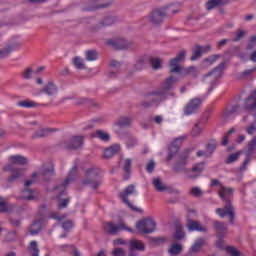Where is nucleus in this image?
Here are the masks:
<instances>
[{
	"label": "nucleus",
	"instance_id": "nucleus-5",
	"mask_svg": "<svg viewBox=\"0 0 256 256\" xmlns=\"http://www.w3.org/2000/svg\"><path fill=\"white\" fill-rule=\"evenodd\" d=\"M189 161V150H185L183 154L180 156V160H178L172 166V170L174 173H184V175H189L191 171L187 169V163Z\"/></svg>",
	"mask_w": 256,
	"mask_h": 256
},
{
	"label": "nucleus",
	"instance_id": "nucleus-41",
	"mask_svg": "<svg viewBox=\"0 0 256 256\" xmlns=\"http://www.w3.org/2000/svg\"><path fill=\"white\" fill-rule=\"evenodd\" d=\"M130 251H145V244L139 240H132L130 242Z\"/></svg>",
	"mask_w": 256,
	"mask_h": 256
},
{
	"label": "nucleus",
	"instance_id": "nucleus-15",
	"mask_svg": "<svg viewBox=\"0 0 256 256\" xmlns=\"http://www.w3.org/2000/svg\"><path fill=\"white\" fill-rule=\"evenodd\" d=\"M146 97L152 101V104L161 103V101H165V99H167V92L161 90L153 91L148 93Z\"/></svg>",
	"mask_w": 256,
	"mask_h": 256
},
{
	"label": "nucleus",
	"instance_id": "nucleus-57",
	"mask_svg": "<svg viewBox=\"0 0 256 256\" xmlns=\"http://www.w3.org/2000/svg\"><path fill=\"white\" fill-rule=\"evenodd\" d=\"M221 56L219 54L212 55L204 60V63H208V65H213L217 62V59H219Z\"/></svg>",
	"mask_w": 256,
	"mask_h": 256
},
{
	"label": "nucleus",
	"instance_id": "nucleus-51",
	"mask_svg": "<svg viewBox=\"0 0 256 256\" xmlns=\"http://www.w3.org/2000/svg\"><path fill=\"white\" fill-rule=\"evenodd\" d=\"M203 243H205L203 239L197 240L191 247L193 253H199V251H201V248L203 247Z\"/></svg>",
	"mask_w": 256,
	"mask_h": 256
},
{
	"label": "nucleus",
	"instance_id": "nucleus-13",
	"mask_svg": "<svg viewBox=\"0 0 256 256\" xmlns=\"http://www.w3.org/2000/svg\"><path fill=\"white\" fill-rule=\"evenodd\" d=\"M223 71H225V62L220 63L212 71L204 75V81L208 77H212L211 84L213 85L217 79H221V77H223Z\"/></svg>",
	"mask_w": 256,
	"mask_h": 256
},
{
	"label": "nucleus",
	"instance_id": "nucleus-12",
	"mask_svg": "<svg viewBox=\"0 0 256 256\" xmlns=\"http://www.w3.org/2000/svg\"><path fill=\"white\" fill-rule=\"evenodd\" d=\"M186 55L187 51L181 50L175 58L170 60L169 67L171 73H181V66L179 65V61H183Z\"/></svg>",
	"mask_w": 256,
	"mask_h": 256
},
{
	"label": "nucleus",
	"instance_id": "nucleus-1",
	"mask_svg": "<svg viewBox=\"0 0 256 256\" xmlns=\"http://www.w3.org/2000/svg\"><path fill=\"white\" fill-rule=\"evenodd\" d=\"M210 187H220L218 195L223 203H225L223 208L216 209V214H218L221 219L228 217L229 222L233 225V223H235V206H233V203L231 202L233 197V188L225 187L219 179H212Z\"/></svg>",
	"mask_w": 256,
	"mask_h": 256
},
{
	"label": "nucleus",
	"instance_id": "nucleus-48",
	"mask_svg": "<svg viewBox=\"0 0 256 256\" xmlns=\"http://www.w3.org/2000/svg\"><path fill=\"white\" fill-rule=\"evenodd\" d=\"M185 238V232L183 231L182 226H177L176 232L174 234L175 241H181V239Z\"/></svg>",
	"mask_w": 256,
	"mask_h": 256
},
{
	"label": "nucleus",
	"instance_id": "nucleus-62",
	"mask_svg": "<svg viewBox=\"0 0 256 256\" xmlns=\"http://www.w3.org/2000/svg\"><path fill=\"white\" fill-rule=\"evenodd\" d=\"M146 171L147 173H153L155 171V161L150 160L148 164L146 165Z\"/></svg>",
	"mask_w": 256,
	"mask_h": 256
},
{
	"label": "nucleus",
	"instance_id": "nucleus-9",
	"mask_svg": "<svg viewBox=\"0 0 256 256\" xmlns=\"http://www.w3.org/2000/svg\"><path fill=\"white\" fill-rule=\"evenodd\" d=\"M157 227L155 221L151 218H144L136 223V229L139 233H153Z\"/></svg>",
	"mask_w": 256,
	"mask_h": 256
},
{
	"label": "nucleus",
	"instance_id": "nucleus-59",
	"mask_svg": "<svg viewBox=\"0 0 256 256\" xmlns=\"http://www.w3.org/2000/svg\"><path fill=\"white\" fill-rule=\"evenodd\" d=\"M113 23H115V17L109 16L103 20L101 25H103V27H109L110 25H113Z\"/></svg>",
	"mask_w": 256,
	"mask_h": 256
},
{
	"label": "nucleus",
	"instance_id": "nucleus-61",
	"mask_svg": "<svg viewBox=\"0 0 256 256\" xmlns=\"http://www.w3.org/2000/svg\"><path fill=\"white\" fill-rule=\"evenodd\" d=\"M62 229H64V231H70V229H73V221L67 220V221L63 222Z\"/></svg>",
	"mask_w": 256,
	"mask_h": 256
},
{
	"label": "nucleus",
	"instance_id": "nucleus-2",
	"mask_svg": "<svg viewBox=\"0 0 256 256\" xmlns=\"http://www.w3.org/2000/svg\"><path fill=\"white\" fill-rule=\"evenodd\" d=\"M8 160L11 164L4 166L3 171L6 173H12L11 176L7 178V182L15 183L16 179L23 177V169L16 168L13 165H27V158L21 155H14L10 156Z\"/></svg>",
	"mask_w": 256,
	"mask_h": 256
},
{
	"label": "nucleus",
	"instance_id": "nucleus-56",
	"mask_svg": "<svg viewBox=\"0 0 256 256\" xmlns=\"http://www.w3.org/2000/svg\"><path fill=\"white\" fill-rule=\"evenodd\" d=\"M256 71V67L252 68V69H247L244 70L241 74H240V79H247V77H249V75H253V73H255Z\"/></svg>",
	"mask_w": 256,
	"mask_h": 256
},
{
	"label": "nucleus",
	"instance_id": "nucleus-50",
	"mask_svg": "<svg viewBox=\"0 0 256 256\" xmlns=\"http://www.w3.org/2000/svg\"><path fill=\"white\" fill-rule=\"evenodd\" d=\"M98 57H99V54L97 53V50H88V51H86L87 61H97Z\"/></svg>",
	"mask_w": 256,
	"mask_h": 256
},
{
	"label": "nucleus",
	"instance_id": "nucleus-27",
	"mask_svg": "<svg viewBox=\"0 0 256 256\" xmlns=\"http://www.w3.org/2000/svg\"><path fill=\"white\" fill-rule=\"evenodd\" d=\"M19 47H21V42L12 44V45L0 50V57L2 59H5V57H9V55H11V51H15L16 49H19Z\"/></svg>",
	"mask_w": 256,
	"mask_h": 256
},
{
	"label": "nucleus",
	"instance_id": "nucleus-55",
	"mask_svg": "<svg viewBox=\"0 0 256 256\" xmlns=\"http://www.w3.org/2000/svg\"><path fill=\"white\" fill-rule=\"evenodd\" d=\"M247 32H245V30H238L235 37L232 39V41L234 43H237V41H241V39H243V37H245Z\"/></svg>",
	"mask_w": 256,
	"mask_h": 256
},
{
	"label": "nucleus",
	"instance_id": "nucleus-21",
	"mask_svg": "<svg viewBox=\"0 0 256 256\" xmlns=\"http://www.w3.org/2000/svg\"><path fill=\"white\" fill-rule=\"evenodd\" d=\"M189 171L188 179H197L205 171V163H198Z\"/></svg>",
	"mask_w": 256,
	"mask_h": 256
},
{
	"label": "nucleus",
	"instance_id": "nucleus-19",
	"mask_svg": "<svg viewBox=\"0 0 256 256\" xmlns=\"http://www.w3.org/2000/svg\"><path fill=\"white\" fill-rule=\"evenodd\" d=\"M177 83H179V79H177L175 76H170L162 83V90L160 91L167 93L166 91H171V89H173Z\"/></svg>",
	"mask_w": 256,
	"mask_h": 256
},
{
	"label": "nucleus",
	"instance_id": "nucleus-44",
	"mask_svg": "<svg viewBox=\"0 0 256 256\" xmlns=\"http://www.w3.org/2000/svg\"><path fill=\"white\" fill-rule=\"evenodd\" d=\"M110 66L113 67V69H115V70H112L108 74V77L110 79H113V77H115L117 75L116 71H119V69L121 68V63H119L118 61L112 60Z\"/></svg>",
	"mask_w": 256,
	"mask_h": 256
},
{
	"label": "nucleus",
	"instance_id": "nucleus-26",
	"mask_svg": "<svg viewBox=\"0 0 256 256\" xmlns=\"http://www.w3.org/2000/svg\"><path fill=\"white\" fill-rule=\"evenodd\" d=\"M133 120L130 117L127 116H121L118 118V120L115 122V126L119 127L120 129H125L127 127H131V123Z\"/></svg>",
	"mask_w": 256,
	"mask_h": 256
},
{
	"label": "nucleus",
	"instance_id": "nucleus-3",
	"mask_svg": "<svg viewBox=\"0 0 256 256\" xmlns=\"http://www.w3.org/2000/svg\"><path fill=\"white\" fill-rule=\"evenodd\" d=\"M99 175H101V170L99 168H88L85 171L82 185L91 187V189H94V191H96V189H99V187L101 186V179H99Z\"/></svg>",
	"mask_w": 256,
	"mask_h": 256
},
{
	"label": "nucleus",
	"instance_id": "nucleus-64",
	"mask_svg": "<svg viewBox=\"0 0 256 256\" xmlns=\"http://www.w3.org/2000/svg\"><path fill=\"white\" fill-rule=\"evenodd\" d=\"M113 256H125V250L122 248H115L114 251H112Z\"/></svg>",
	"mask_w": 256,
	"mask_h": 256
},
{
	"label": "nucleus",
	"instance_id": "nucleus-32",
	"mask_svg": "<svg viewBox=\"0 0 256 256\" xmlns=\"http://www.w3.org/2000/svg\"><path fill=\"white\" fill-rule=\"evenodd\" d=\"M131 158L124 160L123 171H124V181H129V177H131Z\"/></svg>",
	"mask_w": 256,
	"mask_h": 256
},
{
	"label": "nucleus",
	"instance_id": "nucleus-47",
	"mask_svg": "<svg viewBox=\"0 0 256 256\" xmlns=\"http://www.w3.org/2000/svg\"><path fill=\"white\" fill-rule=\"evenodd\" d=\"M242 154H243V151H238L236 153L230 154L226 159V164L231 165V163H235V161H237Z\"/></svg>",
	"mask_w": 256,
	"mask_h": 256
},
{
	"label": "nucleus",
	"instance_id": "nucleus-60",
	"mask_svg": "<svg viewBox=\"0 0 256 256\" xmlns=\"http://www.w3.org/2000/svg\"><path fill=\"white\" fill-rule=\"evenodd\" d=\"M23 79H31L33 77V69L26 68L22 74Z\"/></svg>",
	"mask_w": 256,
	"mask_h": 256
},
{
	"label": "nucleus",
	"instance_id": "nucleus-49",
	"mask_svg": "<svg viewBox=\"0 0 256 256\" xmlns=\"http://www.w3.org/2000/svg\"><path fill=\"white\" fill-rule=\"evenodd\" d=\"M225 251L230 256H241V251H239L235 246H226Z\"/></svg>",
	"mask_w": 256,
	"mask_h": 256
},
{
	"label": "nucleus",
	"instance_id": "nucleus-43",
	"mask_svg": "<svg viewBox=\"0 0 256 256\" xmlns=\"http://www.w3.org/2000/svg\"><path fill=\"white\" fill-rule=\"evenodd\" d=\"M214 225H215V229H216L217 233H220L219 237H223V235H225V233H227V224H225L223 222L216 221V222H214Z\"/></svg>",
	"mask_w": 256,
	"mask_h": 256
},
{
	"label": "nucleus",
	"instance_id": "nucleus-33",
	"mask_svg": "<svg viewBox=\"0 0 256 256\" xmlns=\"http://www.w3.org/2000/svg\"><path fill=\"white\" fill-rule=\"evenodd\" d=\"M182 252H183V245L177 244V243L171 244L170 248L168 249V253L171 256L181 255Z\"/></svg>",
	"mask_w": 256,
	"mask_h": 256
},
{
	"label": "nucleus",
	"instance_id": "nucleus-22",
	"mask_svg": "<svg viewBox=\"0 0 256 256\" xmlns=\"http://www.w3.org/2000/svg\"><path fill=\"white\" fill-rule=\"evenodd\" d=\"M107 45L117 50L127 49V41L123 38H118L116 40L109 39L107 40Z\"/></svg>",
	"mask_w": 256,
	"mask_h": 256
},
{
	"label": "nucleus",
	"instance_id": "nucleus-8",
	"mask_svg": "<svg viewBox=\"0 0 256 256\" xmlns=\"http://www.w3.org/2000/svg\"><path fill=\"white\" fill-rule=\"evenodd\" d=\"M104 231L105 233H108V235H117L119 231H129L130 233H133V229L127 227L122 219H120L119 225H115L113 222H106L104 224Z\"/></svg>",
	"mask_w": 256,
	"mask_h": 256
},
{
	"label": "nucleus",
	"instance_id": "nucleus-25",
	"mask_svg": "<svg viewBox=\"0 0 256 256\" xmlns=\"http://www.w3.org/2000/svg\"><path fill=\"white\" fill-rule=\"evenodd\" d=\"M110 3L100 4L97 0H91L87 8H84V11H96V9H106L109 7Z\"/></svg>",
	"mask_w": 256,
	"mask_h": 256
},
{
	"label": "nucleus",
	"instance_id": "nucleus-20",
	"mask_svg": "<svg viewBox=\"0 0 256 256\" xmlns=\"http://www.w3.org/2000/svg\"><path fill=\"white\" fill-rule=\"evenodd\" d=\"M66 147L68 149H79V147H83V136H72L66 143Z\"/></svg>",
	"mask_w": 256,
	"mask_h": 256
},
{
	"label": "nucleus",
	"instance_id": "nucleus-28",
	"mask_svg": "<svg viewBox=\"0 0 256 256\" xmlns=\"http://www.w3.org/2000/svg\"><path fill=\"white\" fill-rule=\"evenodd\" d=\"M53 129H37L32 135L31 139H41L43 137H48V135H51L53 133Z\"/></svg>",
	"mask_w": 256,
	"mask_h": 256
},
{
	"label": "nucleus",
	"instance_id": "nucleus-30",
	"mask_svg": "<svg viewBox=\"0 0 256 256\" xmlns=\"http://www.w3.org/2000/svg\"><path fill=\"white\" fill-rule=\"evenodd\" d=\"M152 184L154 185V189L158 191V193H163V191H167V184L163 183L160 177L153 178Z\"/></svg>",
	"mask_w": 256,
	"mask_h": 256
},
{
	"label": "nucleus",
	"instance_id": "nucleus-35",
	"mask_svg": "<svg viewBox=\"0 0 256 256\" xmlns=\"http://www.w3.org/2000/svg\"><path fill=\"white\" fill-rule=\"evenodd\" d=\"M41 220H35L31 226L29 227L28 231L30 235H39V232L41 231Z\"/></svg>",
	"mask_w": 256,
	"mask_h": 256
},
{
	"label": "nucleus",
	"instance_id": "nucleus-36",
	"mask_svg": "<svg viewBox=\"0 0 256 256\" xmlns=\"http://www.w3.org/2000/svg\"><path fill=\"white\" fill-rule=\"evenodd\" d=\"M209 121V113H205L194 125L196 129H205Z\"/></svg>",
	"mask_w": 256,
	"mask_h": 256
},
{
	"label": "nucleus",
	"instance_id": "nucleus-45",
	"mask_svg": "<svg viewBox=\"0 0 256 256\" xmlns=\"http://www.w3.org/2000/svg\"><path fill=\"white\" fill-rule=\"evenodd\" d=\"M216 149H217V140H210L206 144V151L210 157H211V155H213V153H215Z\"/></svg>",
	"mask_w": 256,
	"mask_h": 256
},
{
	"label": "nucleus",
	"instance_id": "nucleus-63",
	"mask_svg": "<svg viewBox=\"0 0 256 256\" xmlns=\"http://www.w3.org/2000/svg\"><path fill=\"white\" fill-rule=\"evenodd\" d=\"M256 44V36H251L250 41L248 42L247 49L251 51V49H255Z\"/></svg>",
	"mask_w": 256,
	"mask_h": 256
},
{
	"label": "nucleus",
	"instance_id": "nucleus-16",
	"mask_svg": "<svg viewBox=\"0 0 256 256\" xmlns=\"http://www.w3.org/2000/svg\"><path fill=\"white\" fill-rule=\"evenodd\" d=\"M181 143H182L181 138H177L172 142V144L168 148V157H167L168 161H171V159H173V155H175L176 153H179V149H181Z\"/></svg>",
	"mask_w": 256,
	"mask_h": 256
},
{
	"label": "nucleus",
	"instance_id": "nucleus-58",
	"mask_svg": "<svg viewBox=\"0 0 256 256\" xmlns=\"http://www.w3.org/2000/svg\"><path fill=\"white\" fill-rule=\"evenodd\" d=\"M73 64L76 67V69H84L85 68V64H83V60H81V58H79V57L74 58Z\"/></svg>",
	"mask_w": 256,
	"mask_h": 256
},
{
	"label": "nucleus",
	"instance_id": "nucleus-11",
	"mask_svg": "<svg viewBox=\"0 0 256 256\" xmlns=\"http://www.w3.org/2000/svg\"><path fill=\"white\" fill-rule=\"evenodd\" d=\"M239 111H241V106L238 104L228 105L222 113L223 121H231V119H235V117L239 115Z\"/></svg>",
	"mask_w": 256,
	"mask_h": 256
},
{
	"label": "nucleus",
	"instance_id": "nucleus-40",
	"mask_svg": "<svg viewBox=\"0 0 256 256\" xmlns=\"http://www.w3.org/2000/svg\"><path fill=\"white\" fill-rule=\"evenodd\" d=\"M59 249H67V253L72 256H81V253L79 252L77 247H75V245H61L59 246Z\"/></svg>",
	"mask_w": 256,
	"mask_h": 256
},
{
	"label": "nucleus",
	"instance_id": "nucleus-4",
	"mask_svg": "<svg viewBox=\"0 0 256 256\" xmlns=\"http://www.w3.org/2000/svg\"><path fill=\"white\" fill-rule=\"evenodd\" d=\"M175 13H177V10L173 9V5L166 6L162 9H156L152 11L150 21L153 25H161V23H163V19H165L167 15H175Z\"/></svg>",
	"mask_w": 256,
	"mask_h": 256
},
{
	"label": "nucleus",
	"instance_id": "nucleus-14",
	"mask_svg": "<svg viewBox=\"0 0 256 256\" xmlns=\"http://www.w3.org/2000/svg\"><path fill=\"white\" fill-rule=\"evenodd\" d=\"M209 51H211V45L201 46L196 44L192 50L190 61H197V59L203 57L204 53H209Z\"/></svg>",
	"mask_w": 256,
	"mask_h": 256
},
{
	"label": "nucleus",
	"instance_id": "nucleus-46",
	"mask_svg": "<svg viewBox=\"0 0 256 256\" xmlns=\"http://www.w3.org/2000/svg\"><path fill=\"white\" fill-rule=\"evenodd\" d=\"M95 137H97L101 141H104L105 143H107V141L111 139V135H109V133L107 132H104L103 130L96 131Z\"/></svg>",
	"mask_w": 256,
	"mask_h": 256
},
{
	"label": "nucleus",
	"instance_id": "nucleus-31",
	"mask_svg": "<svg viewBox=\"0 0 256 256\" xmlns=\"http://www.w3.org/2000/svg\"><path fill=\"white\" fill-rule=\"evenodd\" d=\"M28 255L30 256H39L40 250H39V244L37 241L33 240L30 242V244L27 247Z\"/></svg>",
	"mask_w": 256,
	"mask_h": 256
},
{
	"label": "nucleus",
	"instance_id": "nucleus-24",
	"mask_svg": "<svg viewBox=\"0 0 256 256\" xmlns=\"http://www.w3.org/2000/svg\"><path fill=\"white\" fill-rule=\"evenodd\" d=\"M75 177H77V167L74 166L69 174H68V177L64 180L63 184L59 185L56 187V189H65V187H67L71 181H73L75 179Z\"/></svg>",
	"mask_w": 256,
	"mask_h": 256
},
{
	"label": "nucleus",
	"instance_id": "nucleus-17",
	"mask_svg": "<svg viewBox=\"0 0 256 256\" xmlns=\"http://www.w3.org/2000/svg\"><path fill=\"white\" fill-rule=\"evenodd\" d=\"M186 227L188 231L193 232V231H200L202 233H205L207 231V228H205L201 223L193 220V219H188L186 223Z\"/></svg>",
	"mask_w": 256,
	"mask_h": 256
},
{
	"label": "nucleus",
	"instance_id": "nucleus-37",
	"mask_svg": "<svg viewBox=\"0 0 256 256\" xmlns=\"http://www.w3.org/2000/svg\"><path fill=\"white\" fill-rule=\"evenodd\" d=\"M22 197L25 201H33L37 199V196H35V190L25 188L22 192Z\"/></svg>",
	"mask_w": 256,
	"mask_h": 256
},
{
	"label": "nucleus",
	"instance_id": "nucleus-34",
	"mask_svg": "<svg viewBox=\"0 0 256 256\" xmlns=\"http://www.w3.org/2000/svg\"><path fill=\"white\" fill-rule=\"evenodd\" d=\"M15 209V204H9L0 197V213H11Z\"/></svg>",
	"mask_w": 256,
	"mask_h": 256
},
{
	"label": "nucleus",
	"instance_id": "nucleus-29",
	"mask_svg": "<svg viewBox=\"0 0 256 256\" xmlns=\"http://www.w3.org/2000/svg\"><path fill=\"white\" fill-rule=\"evenodd\" d=\"M148 65H151L154 71H158V69H162L163 65L160 58L147 56Z\"/></svg>",
	"mask_w": 256,
	"mask_h": 256
},
{
	"label": "nucleus",
	"instance_id": "nucleus-53",
	"mask_svg": "<svg viewBox=\"0 0 256 256\" xmlns=\"http://www.w3.org/2000/svg\"><path fill=\"white\" fill-rule=\"evenodd\" d=\"M190 195H192V197H203V190H201L199 187H192L190 189Z\"/></svg>",
	"mask_w": 256,
	"mask_h": 256
},
{
	"label": "nucleus",
	"instance_id": "nucleus-42",
	"mask_svg": "<svg viewBox=\"0 0 256 256\" xmlns=\"http://www.w3.org/2000/svg\"><path fill=\"white\" fill-rule=\"evenodd\" d=\"M17 106L24 107L26 109H31L34 107H39V103H37L35 101H31V100H23V101L17 102Z\"/></svg>",
	"mask_w": 256,
	"mask_h": 256
},
{
	"label": "nucleus",
	"instance_id": "nucleus-18",
	"mask_svg": "<svg viewBox=\"0 0 256 256\" xmlns=\"http://www.w3.org/2000/svg\"><path fill=\"white\" fill-rule=\"evenodd\" d=\"M58 91L59 89L57 88V85H55V82L50 81L39 91V93H45L48 97H53V95H57Z\"/></svg>",
	"mask_w": 256,
	"mask_h": 256
},
{
	"label": "nucleus",
	"instance_id": "nucleus-6",
	"mask_svg": "<svg viewBox=\"0 0 256 256\" xmlns=\"http://www.w3.org/2000/svg\"><path fill=\"white\" fill-rule=\"evenodd\" d=\"M135 194V186L134 185H129L128 187L125 188L124 191H122L119 194L120 199L131 209V211H135L136 213H143V209L137 208V206L132 205L131 202H129V195H134Z\"/></svg>",
	"mask_w": 256,
	"mask_h": 256
},
{
	"label": "nucleus",
	"instance_id": "nucleus-39",
	"mask_svg": "<svg viewBox=\"0 0 256 256\" xmlns=\"http://www.w3.org/2000/svg\"><path fill=\"white\" fill-rule=\"evenodd\" d=\"M147 65H149L147 56H143V57L139 58V60L136 62L134 69L136 71H143V69H145V67H147Z\"/></svg>",
	"mask_w": 256,
	"mask_h": 256
},
{
	"label": "nucleus",
	"instance_id": "nucleus-23",
	"mask_svg": "<svg viewBox=\"0 0 256 256\" xmlns=\"http://www.w3.org/2000/svg\"><path fill=\"white\" fill-rule=\"evenodd\" d=\"M121 151V145L113 144L104 150L105 159H111V157H115Z\"/></svg>",
	"mask_w": 256,
	"mask_h": 256
},
{
	"label": "nucleus",
	"instance_id": "nucleus-52",
	"mask_svg": "<svg viewBox=\"0 0 256 256\" xmlns=\"http://www.w3.org/2000/svg\"><path fill=\"white\" fill-rule=\"evenodd\" d=\"M151 243L153 245H165L167 243V238L166 237H152L150 239Z\"/></svg>",
	"mask_w": 256,
	"mask_h": 256
},
{
	"label": "nucleus",
	"instance_id": "nucleus-38",
	"mask_svg": "<svg viewBox=\"0 0 256 256\" xmlns=\"http://www.w3.org/2000/svg\"><path fill=\"white\" fill-rule=\"evenodd\" d=\"M182 75H188L189 77H193V79L199 77V70L195 66H190L183 70Z\"/></svg>",
	"mask_w": 256,
	"mask_h": 256
},
{
	"label": "nucleus",
	"instance_id": "nucleus-10",
	"mask_svg": "<svg viewBox=\"0 0 256 256\" xmlns=\"http://www.w3.org/2000/svg\"><path fill=\"white\" fill-rule=\"evenodd\" d=\"M256 149V136H254L250 142H248L247 145V151H246V157L240 166V171H245L247 169V165L251 162V157L253 156V153H255Z\"/></svg>",
	"mask_w": 256,
	"mask_h": 256
},
{
	"label": "nucleus",
	"instance_id": "nucleus-54",
	"mask_svg": "<svg viewBox=\"0 0 256 256\" xmlns=\"http://www.w3.org/2000/svg\"><path fill=\"white\" fill-rule=\"evenodd\" d=\"M223 3V0H209L207 2V9L211 11V9H215V7L221 5Z\"/></svg>",
	"mask_w": 256,
	"mask_h": 256
},
{
	"label": "nucleus",
	"instance_id": "nucleus-7",
	"mask_svg": "<svg viewBox=\"0 0 256 256\" xmlns=\"http://www.w3.org/2000/svg\"><path fill=\"white\" fill-rule=\"evenodd\" d=\"M201 105H203L202 98H192L184 107L183 113L186 117L191 115H196L199 113V109H201Z\"/></svg>",
	"mask_w": 256,
	"mask_h": 256
}]
</instances>
